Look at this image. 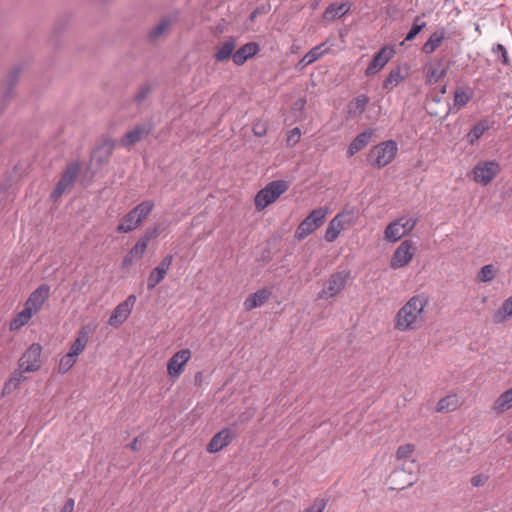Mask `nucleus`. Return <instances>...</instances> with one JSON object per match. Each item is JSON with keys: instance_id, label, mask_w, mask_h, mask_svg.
<instances>
[{"instance_id": "13", "label": "nucleus", "mask_w": 512, "mask_h": 512, "mask_svg": "<svg viewBox=\"0 0 512 512\" xmlns=\"http://www.w3.org/2000/svg\"><path fill=\"white\" fill-rule=\"evenodd\" d=\"M49 294L50 287L47 284L40 285L29 295L24 307L35 315L42 309L45 301L49 298Z\"/></svg>"}, {"instance_id": "32", "label": "nucleus", "mask_w": 512, "mask_h": 512, "mask_svg": "<svg viewBox=\"0 0 512 512\" xmlns=\"http://www.w3.org/2000/svg\"><path fill=\"white\" fill-rule=\"evenodd\" d=\"M446 74L447 68L442 67L441 63L438 65H429L426 72V83L429 85L435 84L446 76Z\"/></svg>"}, {"instance_id": "49", "label": "nucleus", "mask_w": 512, "mask_h": 512, "mask_svg": "<svg viewBox=\"0 0 512 512\" xmlns=\"http://www.w3.org/2000/svg\"><path fill=\"white\" fill-rule=\"evenodd\" d=\"M486 481L487 477L482 474L475 475L471 478V484L475 487L483 486L486 483Z\"/></svg>"}, {"instance_id": "46", "label": "nucleus", "mask_w": 512, "mask_h": 512, "mask_svg": "<svg viewBox=\"0 0 512 512\" xmlns=\"http://www.w3.org/2000/svg\"><path fill=\"white\" fill-rule=\"evenodd\" d=\"M300 138H301V131H300V129L297 128V127L291 129L287 133V139H286L287 145L291 146V147L296 145L300 141Z\"/></svg>"}, {"instance_id": "59", "label": "nucleus", "mask_w": 512, "mask_h": 512, "mask_svg": "<svg viewBox=\"0 0 512 512\" xmlns=\"http://www.w3.org/2000/svg\"><path fill=\"white\" fill-rule=\"evenodd\" d=\"M129 299H130V305H132L134 303V301H135V296L130 295Z\"/></svg>"}, {"instance_id": "17", "label": "nucleus", "mask_w": 512, "mask_h": 512, "mask_svg": "<svg viewBox=\"0 0 512 512\" xmlns=\"http://www.w3.org/2000/svg\"><path fill=\"white\" fill-rule=\"evenodd\" d=\"M474 97V90L470 86H459L454 91L453 104L449 111L456 113L464 108Z\"/></svg>"}, {"instance_id": "43", "label": "nucleus", "mask_w": 512, "mask_h": 512, "mask_svg": "<svg viewBox=\"0 0 512 512\" xmlns=\"http://www.w3.org/2000/svg\"><path fill=\"white\" fill-rule=\"evenodd\" d=\"M414 452V446L412 444H405L398 447L396 451V458L398 460L409 459Z\"/></svg>"}, {"instance_id": "10", "label": "nucleus", "mask_w": 512, "mask_h": 512, "mask_svg": "<svg viewBox=\"0 0 512 512\" xmlns=\"http://www.w3.org/2000/svg\"><path fill=\"white\" fill-rule=\"evenodd\" d=\"M500 172V165L495 161H480L473 168V180L481 185H488Z\"/></svg>"}, {"instance_id": "11", "label": "nucleus", "mask_w": 512, "mask_h": 512, "mask_svg": "<svg viewBox=\"0 0 512 512\" xmlns=\"http://www.w3.org/2000/svg\"><path fill=\"white\" fill-rule=\"evenodd\" d=\"M395 50L392 46H383L373 57L365 70L367 77L373 76L381 71L394 56Z\"/></svg>"}, {"instance_id": "3", "label": "nucleus", "mask_w": 512, "mask_h": 512, "mask_svg": "<svg viewBox=\"0 0 512 512\" xmlns=\"http://www.w3.org/2000/svg\"><path fill=\"white\" fill-rule=\"evenodd\" d=\"M357 214L354 208H345L337 213L328 223L324 238L327 242H334L341 232L355 224Z\"/></svg>"}, {"instance_id": "39", "label": "nucleus", "mask_w": 512, "mask_h": 512, "mask_svg": "<svg viewBox=\"0 0 512 512\" xmlns=\"http://www.w3.org/2000/svg\"><path fill=\"white\" fill-rule=\"evenodd\" d=\"M172 20L169 17H164L161 21L151 30L149 36L155 39L162 35L171 25Z\"/></svg>"}, {"instance_id": "50", "label": "nucleus", "mask_w": 512, "mask_h": 512, "mask_svg": "<svg viewBox=\"0 0 512 512\" xmlns=\"http://www.w3.org/2000/svg\"><path fill=\"white\" fill-rule=\"evenodd\" d=\"M266 126L260 122L253 125V132L256 136L262 137L266 134Z\"/></svg>"}, {"instance_id": "22", "label": "nucleus", "mask_w": 512, "mask_h": 512, "mask_svg": "<svg viewBox=\"0 0 512 512\" xmlns=\"http://www.w3.org/2000/svg\"><path fill=\"white\" fill-rule=\"evenodd\" d=\"M351 9V3L343 2L341 4H330L323 13V19L327 22H333L346 15Z\"/></svg>"}, {"instance_id": "37", "label": "nucleus", "mask_w": 512, "mask_h": 512, "mask_svg": "<svg viewBox=\"0 0 512 512\" xmlns=\"http://www.w3.org/2000/svg\"><path fill=\"white\" fill-rule=\"evenodd\" d=\"M404 76L401 74L400 67H397L391 70L383 82L384 89H392L396 87L401 81H403Z\"/></svg>"}, {"instance_id": "14", "label": "nucleus", "mask_w": 512, "mask_h": 512, "mask_svg": "<svg viewBox=\"0 0 512 512\" xmlns=\"http://www.w3.org/2000/svg\"><path fill=\"white\" fill-rule=\"evenodd\" d=\"M173 261L172 255L165 256L161 262L155 267L147 278V288L154 289L166 276Z\"/></svg>"}, {"instance_id": "55", "label": "nucleus", "mask_w": 512, "mask_h": 512, "mask_svg": "<svg viewBox=\"0 0 512 512\" xmlns=\"http://www.w3.org/2000/svg\"><path fill=\"white\" fill-rule=\"evenodd\" d=\"M137 439H134L132 442H130V449L131 450H136L137 449Z\"/></svg>"}, {"instance_id": "30", "label": "nucleus", "mask_w": 512, "mask_h": 512, "mask_svg": "<svg viewBox=\"0 0 512 512\" xmlns=\"http://www.w3.org/2000/svg\"><path fill=\"white\" fill-rule=\"evenodd\" d=\"M128 318V300L120 303L113 311L109 318V325L117 328L123 324Z\"/></svg>"}, {"instance_id": "52", "label": "nucleus", "mask_w": 512, "mask_h": 512, "mask_svg": "<svg viewBox=\"0 0 512 512\" xmlns=\"http://www.w3.org/2000/svg\"><path fill=\"white\" fill-rule=\"evenodd\" d=\"M417 481V476L413 475L412 473L409 474V479L405 484H403L401 487H398V489H404L405 487L412 486Z\"/></svg>"}, {"instance_id": "54", "label": "nucleus", "mask_w": 512, "mask_h": 512, "mask_svg": "<svg viewBox=\"0 0 512 512\" xmlns=\"http://www.w3.org/2000/svg\"><path fill=\"white\" fill-rule=\"evenodd\" d=\"M118 230L121 232H128V225L125 223V221L118 225Z\"/></svg>"}, {"instance_id": "27", "label": "nucleus", "mask_w": 512, "mask_h": 512, "mask_svg": "<svg viewBox=\"0 0 512 512\" xmlns=\"http://www.w3.org/2000/svg\"><path fill=\"white\" fill-rule=\"evenodd\" d=\"M446 39V31L444 28H439L433 32L428 40L424 43L422 50L425 54H432Z\"/></svg>"}, {"instance_id": "9", "label": "nucleus", "mask_w": 512, "mask_h": 512, "mask_svg": "<svg viewBox=\"0 0 512 512\" xmlns=\"http://www.w3.org/2000/svg\"><path fill=\"white\" fill-rule=\"evenodd\" d=\"M416 253L415 244L411 240H404L394 251L390 267L392 269H400L407 266Z\"/></svg>"}, {"instance_id": "56", "label": "nucleus", "mask_w": 512, "mask_h": 512, "mask_svg": "<svg viewBox=\"0 0 512 512\" xmlns=\"http://www.w3.org/2000/svg\"><path fill=\"white\" fill-rule=\"evenodd\" d=\"M403 473H404V469H402L401 471H395V472L392 474V476H393V477H398V476H400V475H401V474H403Z\"/></svg>"}, {"instance_id": "24", "label": "nucleus", "mask_w": 512, "mask_h": 512, "mask_svg": "<svg viewBox=\"0 0 512 512\" xmlns=\"http://www.w3.org/2000/svg\"><path fill=\"white\" fill-rule=\"evenodd\" d=\"M88 341L89 330L87 327H82L79 330L76 339L70 345L68 352L78 358V356L85 350Z\"/></svg>"}, {"instance_id": "34", "label": "nucleus", "mask_w": 512, "mask_h": 512, "mask_svg": "<svg viewBox=\"0 0 512 512\" xmlns=\"http://www.w3.org/2000/svg\"><path fill=\"white\" fill-rule=\"evenodd\" d=\"M512 317V295L508 297L502 306L493 314L495 323H503L506 319Z\"/></svg>"}, {"instance_id": "15", "label": "nucleus", "mask_w": 512, "mask_h": 512, "mask_svg": "<svg viewBox=\"0 0 512 512\" xmlns=\"http://www.w3.org/2000/svg\"><path fill=\"white\" fill-rule=\"evenodd\" d=\"M160 226L149 228L145 231L144 235L130 248V257L141 258L151 240L156 239L160 235Z\"/></svg>"}, {"instance_id": "21", "label": "nucleus", "mask_w": 512, "mask_h": 512, "mask_svg": "<svg viewBox=\"0 0 512 512\" xmlns=\"http://www.w3.org/2000/svg\"><path fill=\"white\" fill-rule=\"evenodd\" d=\"M372 136V129H366L365 131L359 133L349 144L347 148V156L352 157L357 152L361 151L364 147H366L369 144V142L372 139Z\"/></svg>"}, {"instance_id": "1", "label": "nucleus", "mask_w": 512, "mask_h": 512, "mask_svg": "<svg viewBox=\"0 0 512 512\" xmlns=\"http://www.w3.org/2000/svg\"><path fill=\"white\" fill-rule=\"evenodd\" d=\"M428 303L429 297L425 293L410 297L397 311L394 317V328L400 332L416 331L422 328L426 322L425 309Z\"/></svg>"}, {"instance_id": "40", "label": "nucleus", "mask_w": 512, "mask_h": 512, "mask_svg": "<svg viewBox=\"0 0 512 512\" xmlns=\"http://www.w3.org/2000/svg\"><path fill=\"white\" fill-rule=\"evenodd\" d=\"M396 220L398 221L404 235L409 234L417 224V219L413 217H400Z\"/></svg>"}, {"instance_id": "47", "label": "nucleus", "mask_w": 512, "mask_h": 512, "mask_svg": "<svg viewBox=\"0 0 512 512\" xmlns=\"http://www.w3.org/2000/svg\"><path fill=\"white\" fill-rule=\"evenodd\" d=\"M492 51H493L494 54H496L499 57H501V62H502L503 65L507 66L509 64L507 50H506V48L502 44L495 45L493 47Z\"/></svg>"}, {"instance_id": "19", "label": "nucleus", "mask_w": 512, "mask_h": 512, "mask_svg": "<svg viewBox=\"0 0 512 512\" xmlns=\"http://www.w3.org/2000/svg\"><path fill=\"white\" fill-rule=\"evenodd\" d=\"M260 51V46L256 42H249L245 45L241 46L238 50H236L232 55V61L234 64L241 66L248 59L255 56Z\"/></svg>"}, {"instance_id": "58", "label": "nucleus", "mask_w": 512, "mask_h": 512, "mask_svg": "<svg viewBox=\"0 0 512 512\" xmlns=\"http://www.w3.org/2000/svg\"><path fill=\"white\" fill-rule=\"evenodd\" d=\"M446 91H447V86H446V85H443V86L441 87V89H440V93H441V94H445V93H446Z\"/></svg>"}, {"instance_id": "53", "label": "nucleus", "mask_w": 512, "mask_h": 512, "mask_svg": "<svg viewBox=\"0 0 512 512\" xmlns=\"http://www.w3.org/2000/svg\"><path fill=\"white\" fill-rule=\"evenodd\" d=\"M305 104H306V100L303 99V98H300L298 99L296 102H295V107L302 110L304 109L305 107Z\"/></svg>"}, {"instance_id": "5", "label": "nucleus", "mask_w": 512, "mask_h": 512, "mask_svg": "<svg viewBox=\"0 0 512 512\" xmlns=\"http://www.w3.org/2000/svg\"><path fill=\"white\" fill-rule=\"evenodd\" d=\"M328 214L327 208H317L312 210L304 220L298 225L295 231V238L303 240L315 230H317L325 221Z\"/></svg>"}, {"instance_id": "25", "label": "nucleus", "mask_w": 512, "mask_h": 512, "mask_svg": "<svg viewBox=\"0 0 512 512\" xmlns=\"http://www.w3.org/2000/svg\"><path fill=\"white\" fill-rule=\"evenodd\" d=\"M493 121L489 118H484L475 124L467 134V140L470 144H474L478 141L485 131L489 130L493 126Z\"/></svg>"}, {"instance_id": "61", "label": "nucleus", "mask_w": 512, "mask_h": 512, "mask_svg": "<svg viewBox=\"0 0 512 512\" xmlns=\"http://www.w3.org/2000/svg\"><path fill=\"white\" fill-rule=\"evenodd\" d=\"M256 14H257V11H254V12L252 13V16H251V17H252V18H255V17H256Z\"/></svg>"}, {"instance_id": "44", "label": "nucleus", "mask_w": 512, "mask_h": 512, "mask_svg": "<svg viewBox=\"0 0 512 512\" xmlns=\"http://www.w3.org/2000/svg\"><path fill=\"white\" fill-rule=\"evenodd\" d=\"M419 17L415 18V21L410 29V31L405 36V41H412L426 26L425 22L418 24Z\"/></svg>"}, {"instance_id": "26", "label": "nucleus", "mask_w": 512, "mask_h": 512, "mask_svg": "<svg viewBox=\"0 0 512 512\" xmlns=\"http://www.w3.org/2000/svg\"><path fill=\"white\" fill-rule=\"evenodd\" d=\"M512 408V387L506 391H504L500 396L494 401L491 406V410L496 414L500 415L506 412L507 410Z\"/></svg>"}, {"instance_id": "31", "label": "nucleus", "mask_w": 512, "mask_h": 512, "mask_svg": "<svg viewBox=\"0 0 512 512\" xmlns=\"http://www.w3.org/2000/svg\"><path fill=\"white\" fill-rule=\"evenodd\" d=\"M33 316L34 314L24 307V309L17 313L11 320L9 324L10 331H17L21 329L23 326L28 324Z\"/></svg>"}, {"instance_id": "57", "label": "nucleus", "mask_w": 512, "mask_h": 512, "mask_svg": "<svg viewBox=\"0 0 512 512\" xmlns=\"http://www.w3.org/2000/svg\"><path fill=\"white\" fill-rule=\"evenodd\" d=\"M507 442L512 444V431H510L507 435Z\"/></svg>"}, {"instance_id": "20", "label": "nucleus", "mask_w": 512, "mask_h": 512, "mask_svg": "<svg viewBox=\"0 0 512 512\" xmlns=\"http://www.w3.org/2000/svg\"><path fill=\"white\" fill-rule=\"evenodd\" d=\"M272 295L268 288H262L250 294L244 301L243 306L246 311L261 307Z\"/></svg>"}, {"instance_id": "35", "label": "nucleus", "mask_w": 512, "mask_h": 512, "mask_svg": "<svg viewBox=\"0 0 512 512\" xmlns=\"http://www.w3.org/2000/svg\"><path fill=\"white\" fill-rule=\"evenodd\" d=\"M458 405L459 400L456 395H447L438 401L436 410L438 412H450L456 410Z\"/></svg>"}, {"instance_id": "33", "label": "nucleus", "mask_w": 512, "mask_h": 512, "mask_svg": "<svg viewBox=\"0 0 512 512\" xmlns=\"http://www.w3.org/2000/svg\"><path fill=\"white\" fill-rule=\"evenodd\" d=\"M23 371H15L12 373L10 378L5 382L2 393L10 394L14 390L18 389L20 384L26 380V377L23 375Z\"/></svg>"}, {"instance_id": "4", "label": "nucleus", "mask_w": 512, "mask_h": 512, "mask_svg": "<svg viewBox=\"0 0 512 512\" xmlns=\"http://www.w3.org/2000/svg\"><path fill=\"white\" fill-rule=\"evenodd\" d=\"M288 189L289 184L285 180H275L268 183L255 196L254 204L256 210H264L267 206L274 203Z\"/></svg>"}, {"instance_id": "12", "label": "nucleus", "mask_w": 512, "mask_h": 512, "mask_svg": "<svg viewBox=\"0 0 512 512\" xmlns=\"http://www.w3.org/2000/svg\"><path fill=\"white\" fill-rule=\"evenodd\" d=\"M191 358L189 349H181L177 351L167 363V373L171 378H178L183 373L184 368Z\"/></svg>"}, {"instance_id": "48", "label": "nucleus", "mask_w": 512, "mask_h": 512, "mask_svg": "<svg viewBox=\"0 0 512 512\" xmlns=\"http://www.w3.org/2000/svg\"><path fill=\"white\" fill-rule=\"evenodd\" d=\"M151 87L148 84L142 85L135 95V101L141 103L150 93Z\"/></svg>"}, {"instance_id": "42", "label": "nucleus", "mask_w": 512, "mask_h": 512, "mask_svg": "<svg viewBox=\"0 0 512 512\" xmlns=\"http://www.w3.org/2000/svg\"><path fill=\"white\" fill-rule=\"evenodd\" d=\"M150 132V127L140 126L130 130V144L140 141L144 136Z\"/></svg>"}, {"instance_id": "62", "label": "nucleus", "mask_w": 512, "mask_h": 512, "mask_svg": "<svg viewBox=\"0 0 512 512\" xmlns=\"http://www.w3.org/2000/svg\"><path fill=\"white\" fill-rule=\"evenodd\" d=\"M273 512H279V511H273Z\"/></svg>"}, {"instance_id": "29", "label": "nucleus", "mask_w": 512, "mask_h": 512, "mask_svg": "<svg viewBox=\"0 0 512 512\" xmlns=\"http://www.w3.org/2000/svg\"><path fill=\"white\" fill-rule=\"evenodd\" d=\"M369 103V98L365 94H360L351 100L347 106V112L351 117H357L363 114L367 105Z\"/></svg>"}, {"instance_id": "2", "label": "nucleus", "mask_w": 512, "mask_h": 512, "mask_svg": "<svg viewBox=\"0 0 512 512\" xmlns=\"http://www.w3.org/2000/svg\"><path fill=\"white\" fill-rule=\"evenodd\" d=\"M398 153V144L394 140L383 141L372 147L367 155V161L378 169L389 165Z\"/></svg>"}, {"instance_id": "16", "label": "nucleus", "mask_w": 512, "mask_h": 512, "mask_svg": "<svg viewBox=\"0 0 512 512\" xmlns=\"http://www.w3.org/2000/svg\"><path fill=\"white\" fill-rule=\"evenodd\" d=\"M235 434L229 428H224L216 433L207 445V451L209 453H217L224 447L228 446L233 440Z\"/></svg>"}, {"instance_id": "41", "label": "nucleus", "mask_w": 512, "mask_h": 512, "mask_svg": "<svg viewBox=\"0 0 512 512\" xmlns=\"http://www.w3.org/2000/svg\"><path fill=\"white\" fill-rule=\"evenodd\" d=\"M495 277V270L493 265H485L481 268L479 274H478V280L480 282H490Z\"/></svg>"}, {"instance_id": "38", "label": "nucleus", "mask_w": 512, "mask_h": 512, "mask_svg": "<svg viewBox=\"0 0 512 512\" xmlns=\"http://www.w3.org/2000/svg\"><path fill=\"white\" fill-rule=\"evenodd\" d=\"M77 357L67 352L64 354L58 363V372L60 374L67 373L77 362Z\"/></svg>"}, {"instance_id": "7", "label": "nucleus", "mask_w": 512, "mask_h": 512, "mask_svg": "<svg viewBox=\"0 0 512 512\" xmlns=\"http://www.w3.org/2000/svg\"><path fill=\"white\" fill-rule=\"evenodd\" d=\"M349 278L350 271L348 270L333 273L327 280L325 287L319 293L318 298L328 299L337 296L345 288Z\"/></svg>"}, {"instance_id": "28", "label": "nucleus", "mask_w": 512, "mask_h": 512, "mask_svg": "<svg viewBox=\"0 0 512 512\" xmlns=\"http://www.w3.org/2000/svg\"><path fill=\"white\" fill-rule=\"evenodd\" d=\"M236 47V39L234 37H230L226 41H224L221 45H219L216 48L214 57L216 61L223 62L230 57L232 58V55L234 53Z\"/></svg>"}, {"instance_id": "6", "label": "nucleus", "mask_w": 512, "mask_h": 512, "mask_svg": "<svg viewBox=\"0 0 512 512\" xmlns=\"http://www.w3.org/2000/svg\"><path fill=\"white\" fill-rule=\"evenodd\" d=\"M80 170L81 164L78 161L72 162L66 167L55 189L50 195V199L52 201L58 202L62 195L72 188Z\"/></svg>"}, {"instance_id": "45", "label": "nucleus", "mask_w": 512, "mask_h": 512, "mask_svg": "<svg viewBox=\"0 0 512 512\" xmlns=\"http://www.w3.org/2000/svg\"><path fill=\"white\" fill-rule=\"evenodd\" d=\"M327 505V501L323 498H317L314 500L312 505L306 508L303 512H324Z\"/></svg>"}, {"instance_id": "51", "label": "nucleus", "mask_w": 512, "mask_h": 512, "mask_svg": "<svg viewBox=\"0 0 512 512\" xmlns=\"http://www.w3.org/2000/svg\"><path fill=\"white\" fill-rule=\"evenodd\" d=\"M75 507V501L72 498H69L63 507L61 508L60 512H73Z\"/></svg>"}, {"instance_id": "36", "label": "nucleus", "mask_w": 512, "mask_h": 512, "mask_svg": "<svg viewBox=\"0 0 512 512\" xmlns=\"http://www.w3.org/2000/svg\"><path fill=\"white\" fill-rule=\"evenodd\" d=\"M385 239L389 242H397L404 235L403 231H401V227L397 220L390 222L385 229Z\"/></svg>"}, {"instance_id": "60", "label": "nucleus", "mask_w": 512, "mask_h": 512, "mask_svg": "<svg viewBox=\"0 0 512 512\" xmlns=\"http://www.w3.org/2000/svg\"><path fill=\"white\" fill-rule=\"evenodd\" d=\"M126 263H128V257L127 256L123 258V264L125 265Z\"/></svg>"}, {"instance_id": "23", "label": "nucleus", "mask_w": 512, "mask_h": 512, "mask_svg": "<svg viewBox=\"0 0 512 512\" xmlns=\"http://www.w3.org/2000/svg\"><path fill=\"white\" fill-rule=\"evenodd\" d=\"M331 45H328L327 41L322 42L321 44L313 47L309 50L303 58L300 60L299 65L303 67L314 63L319 60L322 56L330 51Z\"/></svg>"}, {"instance_id": "8", "label": "nucleus", "mask_w": 512, "mask_h": 512, "mask_svg": "<svg viewBox=\"0 0 512 512\" xmlns=\"http://www.w3.org/2000/svg\"><path fill=\"white\" fill-rule=\"evenodd\" d=\"M42 346L39 343L31 344L18 361L19 369L23 372H36L42 366Z\"/></svg>"}, {"instance_id": "18", "label": "nucleus", "mask_w": 512, "mask_h": 512, "mask_svg": "<svg viewBox=\"0 0 512 512\" xmlns=\"http://www.w3.org/2000/svg\"><path fill=\"white\" fill-rule=\"evenodd\" d=\"M153 207V202L146 200L130 210V231L137 228L143 222V220L150 214Z\"/></svg>"}]
</instances>
